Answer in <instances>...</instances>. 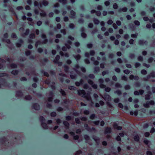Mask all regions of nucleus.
Segmentation results:
<instances>
[{"mask_svg":"<svg viewBox=\"0 0 155 155\" xmlns=\"http://www.w3.org/2000/svg\"><path fill=\"white\" fill-rule=\"evenodd\" d=\"M118 6L117 4L115 3L113 5V8L114 9H117L118 8Z\"/></svg>","mask_w":155,"mask_h":155,"instance_id":"4d7b16f0","label":"nucleus"},{"mask_svg":"<svg viewBox=\"0 0 155 155\" xmlns=\"http://www.w3.org/2000/svg\"><path fill=\"white\" fill-rule=\"evenodd\" d=\"M41 38L43 39H45L46 38V35L44 33H42L41 34Z\"/></svg>","mask_w":155,"mask_h":155,"instance_id":"bf43d9fd","label":"nucleus"},{"mask_svg":"<svg viewBox=\"0 0 155 155\" xmlns=\"http://www.w3.org/2000/svg\"><path fill=\"white\" fill-rule=\"evenodd\" d=\"M48 42V40L47 39H45L42 41H41L39 40L37 41L35 43V46L36 48L38 47V45H40L41 44H46Z\"/></svg>","mask_w":155,"mask_h":155,"instance_id":"f257e3e1","label":"nucleus"},{"mask_svg":"<svg viewBox=\"0 0 155 155\" xmlns=\"http://www.w3.org/2000/svg\"><path fill=\"white\" fill-rule=\"evenodd\" d=\"M113 127L114 129H116L118 130H121L122 129V127H121L118 126L116 124H114Z\"/></svg>","mask_w":155,"mask_h":155,"instance_id":"9b49d317","label":"nucleus"},{"mask_svg":"<svg viewBox=\"0 0 155 155\" xmlns=\"http://www.w3.org/2000/svg\"><path fill=\"white\" fill-rule=\"evenodd\" d=\"M129 57L131 59H133L135 57V54L133 53H130L129 54Z\"/></svg>","mask_w":155,"mask_h":155,"instance_id":"c9c22d12","label":"nucleus"},{"mask_svg":"<svg viewBox=\"0 0 155 155\" xmlns=\"http://www.w3.org/2000/svg\"><path fill=\"white\" fill-rule=\"evenodd\" d=\"M58 1L62 3V5H65L67 3L68 1L67 0H58Z\"/></svg>","mask_w":155,"mask_h":155,"instance_id":"6ab92c4d","label":"nucleus"},{"mask_svg":"<svg viewBox=\"0 0 155 155\" xmlns=\"http://www.w3.org/2000/svg\"><path fill=\"white\" fill-rule=\"evenodd\" d=\"M41 125L43 127L44 129H48V128L47 125L45 123H42Z\"/></svg>","mask_w":155,"mask_h":155,"instance_id":"5701e85b","label":"nucleus"},{"mask_svg":"<svg viewBox=\"0 0 155 155\" xmlns=\"http://www.w3.org/2000/svg\"><path fill=\"white\" fill-rule=\"evenodd\" d=\"M102 97L107 102L111 101V98L109 95L106 94L104 95V97Z\"/></svg>","mask_w":155,"mask_h":155,"instance_id":"20e7f679","label":"nucleus"},{"mask_svg":"<svg viewBox=\"0 0 155 155\" xmlns=\"http://www.w3.org/2000/svg\"><path fill=\"white\" fill-rule=\"evenodd\" d=\"M143 66L147 68H148L150 67V64H147L145 63H143Z\"/></svg>","mask_w":155,"mask_h":155,"instance_id":"680f3d73","label":"nucleus"},{"mask_svg":"<svg viewBox=\"0 0 155 155\" xmlns=\"http://www.w3.org/2000/svg\"><path fill=\"white\" fill-rule=\"evenodd\" d=\"M29 37L31 39H34L35 38V35L34 33H31Z\"/></svg>","mask_w":155,"mask_h":155,"instance_id":"473e14b6","label":"nucleus"},{"mask_svg":"<svg viewBox=\"0 0 155 155\" xmlns=\"http://www.w3.org/2000/svg\"><path fill=\"white\" fill-rule=\"evenodd\" d=\"M69 67L67 65H65L64 66V71L66 73H68V72L69 69Z\"/></svg>","mask_w":155,"mask_h":155,"instance_id":"b1692460","label":"nucleus"},{"mask_svg":"<svg viewBox=\"0 0 155 155\" xmlns=\"http://www.w3.org/2000/svg\"><path fill=\"white\" fill-rule=\"evenodd\" d=\"M138 34L137 33H136L135 34H132L131 36L132 38H137L138 36Z\"/></svg>","mask_w":155,"mask_h":155,"instance_id":"052dcab7","label":"nucleus"},{"mask_svg":"<svg viewBox=\"0 0 155 155\" xmlns=\"http://www.w3.org/2000/svg\"><path fill=\"white\" fill-rule=\"evenodd\" d=\"M81 37L84 38H86L87 36V34L84 32L81 33Z\"/></svg>","mask_w":155,"mask_h":155,"instance_id":"a18cd8bd","label":"nucleus"},{"mask_svg":"<svg viewBox=\"0 0 155 155\" xmlns=\"http://www.w3.org/2000/svg\"><path fill=\"white\" fill-rule=\"evenodd\" d=\"M150 46L152 47H155V40L153 41L152 43L150 45Z\"/></svg>","mask_w":155,"mask_h":155,"instance_id":"338daca9","label":"nucleus"},{"mask_svg":"<svg viewBox=\"0 0 155 155\" xmlns=\"http://www.w3.org/2000/svg\"><path fill=\"white\" fill-rule=\"evenodd\" d=\"M151 77L153 78L155 77V72L153 71H152L150 74Z\"/></svg>","mask_w":155,"mask_h":155,"instance_id":"09e8293b","label":"nucleus"},{"mask_svg":"<svg viewBox=\"0 0 155 155\" xmlns=\"http://www.w3.org/2000/svg\"><path fill=\"white\" fill-rule=\"evenodd\" d=\"M30 31V30L29 29H27L26 30L25 32L24 33L21 34V36L23 37H25L26 36L28 35Z\"/></svg>","mask_w":155,"mask_h":155,"instance_id":"6e6552de","label":"nucleus"},{"mask_svg":"<svg viewBox=\"0 0 155 155\" xmlns=\"http://www.w3.org/2000/svg\"><path fill=\"white\" fill-rule=\"evenodd\" d=\"M100 71V68L99 67H95L94 68V73H97V72L99 71Z\"/></svg>","mask_w":155,"mask_h":155,"instance_id":"2f4dec72","label":"nucleus"},{"mask_svg":"<svg viewBox=\"0 0 155 155\" xmlns=\"http://www.w3.org/2000/svg\"><path fill=\"white\" fill-rule=\"evenodd\" d=\"M140 138L138 135H136L134 137V139L135 141L138 142L139 141Z\"/></svg>","mask_w":155,"mask_h":155,"instance_id":"a878e982","label":"nucleus"},{"mask_svg":"<svg viewBox=\"0 0 155 155\" xmlns=\"http://www.w3.org/2000/svg\"><path fill=\"white\" fill-rule=\"evenodd\" d=\"M49 95L51 96V97L48 98V101L49 102H51L52 101L53 99V97L54 96L53 92L51 91L49 92Z\"/></svg>","mask_w":155,"mask_h":155,"instance_id":"423d86ee","label":"nucleus"},{"mask_svg":"<svg viewBox=\"0 0 155 155\" xmlns=\"http://www.w3.org/2000/svg\"><path fill=\"white\" fill-rule=\"evenodd\" d=\"M78 95L81 96L82 97L86 94L85 91L84 90H78Z\"/></svg>","mask_w":155,"mask_h":155,"instance_id":"39448f33","label":"nucleus"},{"mask_svg":"<svg viewBox=\"0 0 155 155\" xmlns=\"http://www.w3.org/2000/svg\"><path fill=\"white\" fill-rule=\"evenodd\" d=\"M89 53L90 55L91 56H93L95 54V52L94 50H92L90 51Z\"/></svg>","mask_w":155,"mask_h":155,"instance_id":"3c124183","label":"nucleus"},{"mask_svg":"<svg viewBox=\"0 0 155 155\" xmlns=\"http://www.w3.org/2000/svg\"><path fill=\"white\" fill-rule=\"evenodd\" d=\"M97 9L99 10H102L103 7L101 5H98L97 7Z\"/></svg>","mask_w":155,"mask_h":155,"instance_id":"e2e57ef3","label":"nucleus"},{"mask_svg":"<svg viewBox=\"0 0 155 155\" xmlns=\"http://www.w3.org/2000/svg\"><path fill=\"white\" fill-rule=\"evenodd\" d=\"M18 72L17 70H13L12 71V73L14 75H16L18 74Z\"/></svg>","mask_w":155,"mask_h":155,"instance_id":"49530a36","label":"nucleus"},{"mask_svg":"<svg viewBox=\"0 0 155 155\" xmlns=\"http://www.w3.org/2000/svg\"><path fill=\"white\" fill-rule=\"evenodd\" d=\"M153 60V58L152 57H150L148 59L147 61L148 63H150L152 62Z\"/></svg>","mask_w":155,"mask_h":155,"instance_id":"ea45409f","label":"nucleus"},{"mask_svg":"<svg viewBox=\"0 0 155 155\" xmlns=\"http://www.w3.org/2000/svg\"><path fill=\"white\" fill-rule=\"evenodd\" d=\"M74 58H75L77 61H78L81 58V56L80 55H79V54H78V55H74Z\"/></svg>","mask_w":155,"mask_h":155,"instance_id":"7c9ffc66","label":"nucleus"},{"mask_svg":"<svg viewBox=\"0 0 155 155\" xmlns=\"http://www.w3.org/2000/svg\"><path fill=\"white\" fill-rule=\"evenodd\" d=\"M16 95L18 97H21L23 95L22 92L20 91H18L16 92Z\"/></svg>","mask_w":155,"mask_h":155,"instance_id":"412c9836","label":"nucleus"},{"mask_svg":"<svg viewBox=\"0 0 155 155\" xmlns=\"http://www.w3.org/2000/svg\"><path fill=\"white\" fill-rule=\"evenodd\" d=\"M137 60L140 61H143V57L141 56H139L137 58Z\"/></svg>","mask_w":155,"mask_h":155,"instance_id":"4c0bfd02","label":"nucleus"},{"mask_svg":"<svg viewBox=\"0 0 155 155\" xmlns=\"http://www.w3.org/2000/svg\"><path fill=\"white\" fill-rule=\"evenodd\" d=\"M61 33H63L64 35H65L66 34V30L65 29H61L60 31Z\"/></svg>","mask_w":155,"mask_h":155,"instance_id":"37998d69","label":"nucleus"},{"mask_svg":"<svg viewBox=\"0 0 155 155\" xmlns=\"http://www.w3.org/2000/svg\"><path fill=\"white\" fill-rule=\"evenodd\" d=\"M34 12L35 13L36 15H38L39 14V10L38 9L35 8L34 9Z\"/></svg>","mask_w":155,"mask_h":155,"instance_id":"13d9d810","label":"nucleus"},{"mask_svg":"<svg viewBox=\"0 0 155 155\" xmlns=\"http://www.w3.org/2000/svg\"><path fill=\"white\" fill-rule=\"evenodd\" d=\"M127 7H124L122 8H120L118 10V12H126L127 11Z\"/></svg>","mask_w":155,"mask_h":155,"instance_id":"f8f14e48","label":"nucleus"},{"mask_svg":"<svg viewBox=\"0 0 155 155\" xmlns=\"http://www.w3.org/2000/svg\"><path fill=\"white\" fill-rule=\"evenodd\" d=\"M69 27L70 28L73 29L75 27V25L73 23H71L69 24Z\"/></svg>","mask_w":155,"mask_h":155,"instance_id":"79ce46f5","label":"nucleus"},{"mask_svg":"<svg viewBox=\"0 0 155 155\" xmlns=\"http://www.w3.org/2000/svg\"><path fill=\"white\" fill-rule=\"evenodd\" d=\"M84 137L87 142H88L90 140V137L87 135H84Z\"/></svg>","mask_w":155,"mask_h":155,"instance_id":"cd10ccee","label":"nucleus"},{"mask_svg":"<svg viewBox=\"0 0 155 155\" xmlns=\"http://www.w3.org/2000/svg\"><path fill=\"white\" fill-rule=\"evenodd\" d=\"M69 89L70 90H75L76 89V87L74 86H70L69 87Z\"/></svg>","mask_w":155,"mask_h":155,"instance_id":"69168bd1","label":"nucleus"},{"mask_svg":"<svg viewBox=\"0 0 155 155\" xmlns=\"http://www.w3.org/2000/svg\"><path fill=\"white\" fill-rule=\"evenodd\" d=\"M87 130L89 132H95L96 131V130L94 127H92L91 128H87Z\"/></svg>","mask_w":155,"mask_h":155,"instance_id":"aec40b11","label":"nucleus"},{"mask_svg":"<svg viewBox=\"0 0 155 155\" xmlns=\"http://www.w3.org/2000/svg\"><path fill=\"white\" fill-rule=\"evenodd\" d=\"M93 138L97 143L99 142L100 139L98 137H93Z\"/></svg>","mask_w":155,"mask_h":155,"instance_id":"72a5a7b5","label":"nucleus"},{"mask_svg":"<svg viewBox=\"0 0 155 155\" xmlns=\"http://www.w3.org/2000/svg\"><path fill=\"white\" fill-rule=\"evenodd\" d=\"M145 98L146 100H149L150 99V95L149 94H147L145 95Z\"/></svg>","mask_w":155,"mask_h":155,"instance_id":"393cba45","label":"nucleus"},{"mask_svg":"<svg viewBox=\"0 0 155 155\" xmlns=\"http://www.w3.org/2000/svg\"><path fill=\"white\" fill-rule=\"evenodd\" d=\"M115 93L117 94L118 95H120L121 94V92L120 91L118 90L114 92Z\"/></svg>","mask_w":155,"mask_h":155,"instance_id":"5fc2aeb1","label":"nucleus"},{"mask_svg":"<svg viewBox=\"0 0 155 155\" xmlns=\"http://www.w3.org/2000/svg\"><path fill=\"white\" fill-rule=\"evenodd\" d=\"M124 72L126 74H128L130 72V71L128 69H126L124 70Z\"/></svg>","mask_w":155,"mask_h":155,"instance_id":"864d4df0","label":"nucleus"},{"mask_svg":"<svg viewBox=\"0 0 155 155\" xmlns=\"http://www.w3.org/2000/svg\"><path fill=\"white\" fill-rule=\"evenodd\" d=\"M59 91L61 92L63 96H65L66 95V93L62 89H60Z\"/></svg>","mask_w":155,"mask_h":155,"instance_id":"c85d7f7f","label":"nucleus"},{"mask_svg":"<svg viewBox=\"0 0 155 155\" xmlns=\"http://www.w3.org/2000/svg\"><path fill=\"white\" fill-rule=\"evenodd\" d=\"M138 44L140 45H147L148 44V42L143 40H140L138 41Z\"/></svg>","mask_w":155,"mask_h":155,"instance_id":"7ed1b4c3","label":"nucleus"},{"mask_svg":"<svg viewBox=\"0 0 155 155\" xmlns=\"http://www.w3.org/2000/svg\"><path fill=\"white\" fill-rule=\"evenodd\" d=\"M19 42H20V43H17L16 44V46L18 47H20L21 46V44L23 43V41L21 39H20L19 40Z\"/></svg>","mask_w":155,"mask_h":155,"instance_id":"2eb2a0df","label":"nucleus"},{"mask_svg":"<svg viewBox=\"0 0 155 155\" xmlns=\"http://www.w3.org/2000/svg\"><path fill=\"white\" fill-rule=\"evenodd\" d=\"M143 142L145 144L148 145V144L150 142L147 139H145L144 140Z\"/></svg>","mask_w":155,"mask_h":155,"instance_id":"6e6d98bb","label":"nucleus"},{"mask_svg":"<svg viewBox=\"0 0 155 155\" xmlns=\"http://www.w3.org/2000/svg\"><path fill=\"white\" fill-rule=\"evenodd\" d=\"M10 66L12 68H17V65L16 64H12L10 65Z\"/></svg>","mask_w":155,"mask_h":155,"instance_id":"de8ad7c7","label":"nucleus"},{"mask_svg":"<svg viewBox=\"0 0 155 155\" xmlns=\"http://www.w3.org/2000/svg\"><path fill=\"white\" fill-rule=\"evenodd\" d=\"M25 99L26 100H30L31 99V97L30 95H27L25 96Z\"/></svg>","mask_w":155,"mask_h":155,"instance_id":"c756f323","label":"nucleus"},{"mask_svg":"<svg viewBox=\"0 0 155 155\" xmlns=\"http://www.w3.org/2000/svg\"><path fill=\"white\" fill-rule=\"evenodd\" d=\"M135 86L136 87H140V84L139 82H137L135 83Z\"/></svg>","mask_w":155,"mask_h":155,"instance_id":"603ef678","label":"nucleus"},{"mask_svg":"<svg viewBox=\"0 0 155 155\" xmlns=\"http://www.w3.org/2000/svg\"><path fill=\"white\" fill-rule=\"evenodd\" d=\"M111 132V129L110 128L107 127L105 129V134H109Z\"/></svg>","mask_w":155,"mask_h":155,"instance_id":"ddd939ff","label":"nucleus"},{"mask_svg":"<svg viewBox=\"0 0 155 155\" xmlns=\"http://www.w3.org/2000/svg\"><path fill=\"white\" fill-rule=\"evenodd\" d=\"M60 58V56L59 55H57L53 61L55 63H57L58 62V61L59 60Z\"/></svg>","mask_w":155,"mask_h":155,"instance_id":"4468645a","label":"nucleus"},{"mask_svg":"<svg viewBox=\"0 0 155 155\" xmlns=\"http://www.w3.org/2000/svg\"><path fill=\"white\" fill-rule=\"evenodd\" d=\"M115 86L117 88H121L122 87L120 84L118 83H117L115 84Z\"/></svg>","mask_w":155,"mask_h":155,"instance_id":"a19ab883","label":"nucleus"},{"mask_svg":"<svg viewBox=\"0 0 155 155\" xmlns=\"http://www.w3.org/2000/svg\"><path fill=\"white\" fill-rule=\"evenodd\" d=\"M93 21L94 24L96 25L99 24L100 22L96 18H93Z\"/></svg>","mask_w":155,"mask_h":155,"instance_id":"4be33fe9","label":"nucleus"},{"mask_svg":"<svg viewBox=\"0 0 155 155\" xmlns=\"http://www.w3.org/2000/svg\"><path fill=\"white\" fill-rule=\"evenodd\" d=\"M41 12L40 13V15L42 17H45L46 15V14L45 12L43 10L40 9Z\"/></svg>","mask_w":155,"mask_h":155,"instance_id":"9d476101","label":"nucleus"},{"mask_svg":"<svg viewBox=\"0 0 155 155\" xmlns=\"http://www.w3.org/2000/svg\"><path fill=\"white\" fill-rule=\"evenodd\" d=\"M49 4V2L46 0H43L41 3H40L39 4V6L40 8H41L43 5L44 6H46L48 5Z\"/></svg>","mask_w":155,"mask_h":155,"instance_id":"f03ea898","label":"nucleus"},{"mask_svg":"<svg viewBox=\"0 0 155 155\" xmlns=\"http://www.w3.org/2000/svg\"><path fill=\"white\" fill-rule=\"evenodd\" d=\"M95 117V114H93L90 116V118L91 119L93 120L94 119Z\"/></svg>","mask_w":155,"mask_h":155,"instance_id":"0e129e2a","label":"nucleus"},{"mask_svg":"<svg viewBox=\"0 0 155 155\" xmlns=\"http://www.w3.org/2000/svg\"><path fill=\"white\" fill-rule=\"evenodd\" d=\"M141 73L143 75H145L147 74V71L144 69H142L141 71Z\"/></svg>","mask_w":155,"mask_h":155,"instance_id":"e433bc0d","label":"nucleus"},{"mask_svg":"<svg viewBox=\"0 0 155 155\" xmlns=\"http://www.w3.org/2000/svg\"><path fill=\"white\" fill-rule=\"evenodd\" d=\"M151 77V76L150 75V74H148L147 75L146 78H143V80L145 81H148V79L150 78Z\"/></svg>","mask_w":155,"mask_h":155,"instance_id":"bb28decb","label":"nucleus"},{"mask_svg":"<svg viewBox=\"0 0 155 155\" xmlns=\"http://www.w3.org/2000/svg\"><path fill=\"white\" fill-rule=\"evenodd\" d=\"M79 68V65L78 64H77L75 65V68H74V70L78 74L79 73V72L78 70V69Z\"/></svg>","mask_w":155,"mask_h":155,"instance_id":"a211bd4d","label":"nucleus"},{"mask_svg":"<svg viewBox=\"0 0 155 155\" xmlns=\"http://www.w3.org/2000/svg\"><path fill=\"white\" fill-rule=\"evenodd\" d=\"M143 106L146 108H149L150 107L149 104L148 102H147L146 103L143 104Z\"/></svg>","mask_w":155,"mask_h":155,"instance_id":"f704fd0d","label":"nucleus"},{"mask_svg":"<svg viewBox=\"0 0 155 155\" xmlns=\"http://www.w3.org/2000/svg\"><path fill=\"white\" fill-rule=\"evenodd\" d=\"M70 17L71 18H75L76 12L73 10H71L70 12Z\"/></svg>","mask_w":155,"mask_h":155,"instance_id":"0eeeda50","label":"nucleus"},{"mask_svg":"<svg viewBox=\"0 0 155 155\" xmlns=\"http://www.w3.org/2000/svg\"><path fill=\"white\" fill-rule=\"evenodd\" d=\"M121 80L125 81H127V78L125 76H122L121 77Z\"/></svg>","mask_w":155,"mask_h":155,"instance_id":"8fccbe9b","label":"nucleus"},{"mask_svg":"<svg viewBox=\"0 0 155 155\" xmlns=\"http://www.w3.org/2000/svg\"><path fill=\"white\" fill-rule=\"evenodd\" d=\"M87 101H91V97L90 95L88 94H87L83 97Z\"/></svg>","mask_w":155,"mask_h":155,"instance_id":"1a4fd4ad","label":"nucleus"},{"mask_svg":"<svg viewBox=\"0 0 155 155\" xmlns=\"http://www.w3.org/2000/svg\"><path fill=\"white\" fill-rule=\"evenodd\" d=\"M134 23L135 25L137 26H139L140 24V22L138 21L137 20L134 21Z\"/></svg>","mask_w":155,"mask_h":155,"instance_id":"774afa93","label":"nucleus"},{"mask_svg":"<svg viewBox=\"0 0 155 155\" xmlns=\"http://www.w3.org/2000/svg\"><path fill=\"white\" fill-rule=\"evenodd\" d=\"M140 64L138 62H136L134 64L135 67L136 68H137L138 67H140Z\"/></svg>","mask_w":155,"mask_h":155,"instance_id":"c03bdc74","label":"nucleus"},{"mask_svg":"<svg viewBox=\"0 0 155 155\" xmlns=\"http://www.w3.org/2000/svg\"><path fill=\"white\" fill-rule=\"evenodd\" d=\"M54 84L55 83L54 82H51V84L50 85L51 88L53 90H54L55 89V87L54 86Z\"/></svg>","mask_w":155,"mask_h":155,"instance_id":"58836bf2","label":"nucleus"},{"mask_svg":"<svg viewBox=\"0 0 155 155\" xmlns=\"http://www.w3.org/2000/svg\"><path fill=\"white\" fill-rule=\"evenodd\" d=\"M33 107L34 109L36 110H38L40 109L39 105L37 104H34L33 105Z\"/></svg>","mask_w":155,"mask_h":155,"instance_id":"f3484780","label":"nucleus"},{"mask_svg":"<svg viewBox=\"0 0 155 155\" xmlns=\"http://www.w3.org/2000/svg\"><path fill=\"white\" fill-rule=\"evenodd\" d=\"M63 124L65 127V128L66 129H68L69 128V123L66 121H63Z\"/></svg>","mask_w":155,"mask_h":155,"instance_id":"dca6fc26","label":"nucleus"}]
</instances>
